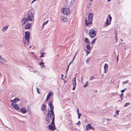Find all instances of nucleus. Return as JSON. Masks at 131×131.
<instances>
[{
	"instance_id": "1",
	"label": "nucleus",
	"mask_w": 131,
	"mask_h": 131,
	"mask_svg": "<svg viewBox=\"0 0 131 131\" xmlns=\"http://www.w3.org/2000/svg\"><path fill=\"white\" fill-rule=\"evenodd\" d=\"M26 17L25 18L23 19L22 20V25H24L25 22H29L28 21H31L33 20V22H34L33 19L34 15V11L33 10H30Z\"/></svg>"
},
{
	"instance_id": "2",
	"label": "nucleus",
	"mask_w": 131,
	"mask_h": 131,
	"mask_svg": "<svg viewBox=\"0 0 131 131\" xmlns=\"http://www.w3.org/2000/svg\"><path fill=\"white\" fill-rule=\"evenodd\" d=\"M49 106L50 108V110H48L47 115L48 116H51L52 118V120H54L55 116L53 111V107L52 105V101H51L50 102Z\"/></svg>"
},
{
	"instance_id": "3",
	"label": "nucleus",
	"mask_w": 131,
	"mask_h": 131,
	"mask_svg": "<svg viewBox=\"0 0 131 131\" xmlns=\"http://www.w3.org/2000/svg\"><path fill=\"white\" fill-rule=\"evenodd\" d=\"M93 14L92 13H90L88 15V20L89 21L88 22L87 18H86L85 20V24L86 25L90 26L91 25L92 20Z\"/></svg>"
},
{
	"instance_id": "4",
	"label": "nucleus",
	"mask_w": 131,
	"mask_h": 131,
	"mask_svg": "<svg viewBox=\"0 0 131 131\" xmlns=\"http://www.w3.org/2000/svg\"><path fill=\"white\" fill-rule=\"evenodd\" d=\"M89 36L92 38L94 37L96 35V33L94 29H91L89 31Z\"/></svg>"
},
{
	"instance_id": "5",
	"label": "nucleus",
	"mask_w": 131,
	"mask_h": 131,
	"mask_svg": "<svg viewBox=\"0 0 131 131\" xmlns=\"http://www.w3.org/2000/svg\"><path fill=\"white\" fill-rule=\"evenodd\" d=\"M25 40H26L27 41H29L30 35V32L29 31H27L25 32Z\"/></svg>"
},
{
	"instance_id": "6",
	"label": "nucleus",
	"mask_w": 131,
	"mask_h": 131,
	"mask_svg": "<svg viewBox=\"0 0 131 131\" xmlns=\"http://www.w3.org/2000/svg\"><path fill=\"white\" fill-rule=\"evenodd\" d=\"M63 13L66 15H68L70 13V10L68 8H63Z\"/></svg>"
},
{
	"instance_id": "7",
	"label": "nucleus",
	"mask_w": 131,
	"mask_h": 131,
	"mask_svg": "<svg viewBox=\"0 0 131 131\" xmlns=\"http://www.w3.org/2000/svg\"><path fill=\"white\" fill-rule=\"evenodd\" d=\"M54 124V120H52L51 124L48 126V128L50 129H52L54 128L55 127V125H53Z\"/></svg>"
},
{
	"instance_id": "8",
	"label": "nucleus",
	"mask_w": 131,
	"mask_h": 131,
	"mask_svg": "<svg viewBox=\"0 0 131 131\" xmlns=\"http://www.w3.org/2000/svg\"><path fill=\"white\" fill-rule=\"evenodd\" d=\"M24 46L28 48L29 47L31 48V46L29 45V41H27L26 40L24 41Z\"/></svg>"
},
{
	"instance_id": "9",
	"label": "nucleus",
	"mask_w": 131,
	"mask_h": 131,
	"mask_svg": "<svg viewBox=\"0 0 131 131\" xmlns=\"http://www.w3.org/2000/svg\"><path fill=\"white\" fill-rule=\"evenodd\" d=\"M47 121L48 122H50L51 121H52V118L51 116H48L47 115V117L46 118Z\"/></svg>"
},
{
	"instance_id": "10",
	"label": "nucleus",
	"mask_w": 131,
	"mask_h": 131,
	"mask_svg": "<svg viewBox=\"0 0 131 131\" xmlns=\"http://www.w3.org/2000/svg\"><path fill=\"white\" fill-rule=\"evenodd\" d=\"M6 62V61L0 55V63L4 64Z\"/></svg>"
},
{
	"instance_id": "11",
	"label": "nucleus",
	"mask_w": 131,
	"mask_h": 131,
	"mask_svg": "<svg viewBox=\"0 0 131 131\" xmlns=\"http://www.w3.org/2000/svg\"><path fill=\"white\" fill-rule=\"evenodd\" d=\"M86 127L88 130H90V129H91L93 130L94 129V128L90 124H88L86 126Z\"/></svg>"
},
{
	"instance_id": "12",
	"label": "nucleus",
	"mask_w": 131,
	"mask_h": 131,
	"mask_svg": "<svg viewBox=\"0 0 131 131\" xmlns=\"http://www.w3.org/2000/svg\"><path fill=\"white\" fill-rule=\"evenodd\" d=\"M20 110L23 113H25L27 112V110L25 108H22L20 109Z\"/></svg>"
},
{
	"instance_id": "13",
	"label": "nucleus",
	"mask_w": 131,
	"mask_h": 131,
	"mask_svg": "<svg viewBox=\"0 0 131 131\" xmlns=\"http://www.w3.org/2000/svg\"><path fill=\"white\" fill-rule=\"evenodd\" d=\"M60 18L61 20L64 22H66L67 21V18L64 16H61Z\"/></svg>"
},
{
	"instance_id": "14",
	"label": "nucleus",
	"mask_w": 131,
	"mask_h": 131,
	"mask_svg": "<svg viewBox=\"0 0 131 131\" xmlns=\"http://www.w3.org/2000/svg\"><path fill=\"white\" fill-rule=\"evenodd\" d=\"M25 23L26 24L25 26V28L26 29H29L30 27V24H29V22H25Z\"/></svg>"
},
{
	"instance_id": "15",
	"label": "nucleus",
	"mask_w": 131,
	"mask_h": 131,
	"mask_svg": "<svg viewBox=\"0 0 131 131\" xmlns=\"http://www.w3.org/2000/svg\"><path fill=\"white\" fill-rule=\"evenodd\" d=\"M108 67V65L107 64L105 63L104 64V68L105 72V73H106V71H107V68Z\"/></svg>"
},
{
	"instance_id": "16",
	"label": "nucleus",
	"mask_w": 131,
	"mask_h": 131,
	"mask_svg": "<svg viewBox=\"0 0 131 131\" xmlns=\"http://www.w3.org/2000/svg\"><path fill=\"white\" fill-rule=\"evenodd\" d=\"M111 23L110 21H108V19L107 18V19L106 21V22L105 24V26H107L108 25H109Z\"/></svg>"
},
{
	"instance_id": "17",
	"label": "nucleus",
	"mask_w": 131,
	"mask_h": 131,
	"mask_svg": "<svg viewBox=\"0 0 131 131\" xmlns=\"http://www.w3.org/2000/svg\"><path fill=\"white\" fill-rule=\"evenodd\" d=\"M52 93H49L47 96V98L46 99V101H48V100L49 99L50 96L52 95Z\"/></svg>"
},
{
	"instance_id": "18",
	"label": "nucleus",
	"mask_w": 131,
	"mask_h": 131,
	"mask_svg": "<svg viewBox=\"0 0 131 131\" xmlns=\"http://www.w3.org/2000/svg\"><path fill=\"white\" fill-rule=\"evenodd\" d=\"M39 65L40 66L41 68H43L44 67H45V66L44 64V63L41 62L40 63Z\"/></svg>"
},
{
	"instance_id": "19",
	"label": "nucleus",
	"mask_w": 131,
	"mask_h": 131,
	"mask_svg": "<svg viewBox=\"0 0 131 131\" xmlns=\"http://www.w3.org/2000/svg\"><path fill=\"white\" fill-rule=\"evenodd\" d=\"M85 43H89L90 42L89 41V40L88 38H85Z\"/></svg>"
},
{
	"instance_id": "20",
	"label": "nucleus",
	"mask_w": 131,
	"mask_h": 131,
	"mask_svg": "<svg viewBox=\"0 0 131 131\" xmlns=\"http://www.w3.org/2000/svg\"><path fill=\"white\" fill-rule=\"evenodd\" d=\"M86 48L87 49L90 50H91V47L90 45L89 44H88L86 46Z\"/></svg>"
},
{
	"instance_id": "21",
	"label": "nucleus",
	"mask_w": 131,
	"mask_h": 131,
	"mask_svg": "<svg viewBox=\"0 0 131 131\" xmlns=\"http://www.w3.org/2000/svg\"><path fill=\"white\" fill-rule=\"evenodd\" d=\"M46 108V105L44 104H43L42 105V107H41V109L43 110V111H45V110Z\"/></svg>"
},
{
	"instance_id": "22",
	"label": "nucleus",
	"mask_w": 131,
	"mask_h": 131,
	"mask_svg": "<svg viewBox=\"0 0 131 131\" xmlns=\"http://www.w3.org/2000/svg\"><path fill=\"white\" fill-rule=\"evenodd\" d=\"M13 106L16 110H18L19 109V107L16 104H14L13 105Z\"/></svg>"
},
{
	"instance_id": "23",
	"label": "nucleus",
	"mask_w": 131,
	"mask_h": 131,
	"mask_svg": "<svg viewBox=\"0 0 131 131\" xmlns=\"http://www.w3.org/2000/svg\"><path fill=\"white\" fill-rule=\"evenodd\" d=\"M8 27L7 26H4L3 27L2 31H5L8 28Z\"/></svg>"
},
{
	"instance_id": "24",
	"label": "nucleus",
	"mask_w": 131,
	"mask_h": 131,
	"mask_svg": "<svg viewBox=\"0 0 131 131\" xmlns=\"http://www.w3.org/2000/svg\"><path fill=\"white\" fill-rule=\"evenodd\" d=\"M31 71L34 73H37L38 72V71L36 69H32Z\"/></svg>"
},
{
	"instance_id": "25",
	"label": "nucleus",
	"mask_w": 131,
	"mask_h": 131,
	"mask_svg": "<svg viewBox=\"0 0 131 131\" xmlns=\"http://www.w3.org/2000/svg\"><path fill=\"white\" fill-rule=\"evenodd\" d=\"M129 105H130V103H126L124 105L123 107H127Z\"/></svg>"
},
{
	"instance_id": "26",
	"label": "nucleus",
	"mask_w": 131,
	"mask_h": 131,
	"mask_svg": "<svg viewBox=\"0 0 131 131\" xmlns=\"http://www.w3.org/2000/svg\"><path fill=\"white\" fill-rule=\"evenodd\" d=\"M107 121V123L108 124H110V121L111 120V119H106Z\"/></svg>"
},
{
	"instance_id": "27",
	"label": "nucleus",
	"mask_w": 131,
	"mask_h": 131,
	"mask_svg": "<svg viewBox=\"0 0 131 131\" xmlns=\"http://www.w3.org/2000/svg\"><path fill=\"white\" fill-rule=\"evenodd\" d=\"M128 81H129L128 80H127V81H126L123 82H122V84H127V83H128Z\"/></svg>"
},
{
	"instance_id": "28",
	"label": "nucleus",
	"mask_w": 131,
	"mask_h": 131,
	"mask_svg": "<svg viewBox=\"0 0 131 131\" xmlns=\"http://www.w3.org/2000/svg\"><path fill=\"white\" fill-rule=\"evenodd\" d=\"M115 38L116 39V41H117V32L116 31H115Z\"/></svg>"
},
{
	"instance_id": "29",
	"label": "nucleus",
	"mask_w": 131,
	"mask_h": 131,
	"mask_svg": "<svg viewBox=\"0 0 131 131\" xmlns=\"http://www.w3.org/2000/svg\"><path fill=\"white\" fill-rule=\"evenodd\" d=\"M119 111L118 110H116V111L115 114L116 115H118V112Z\"/></svg>"
},
{
	"instance_id": "30",
	"label": "nucleus",
	"mask_w": 131,
	"mask_h": 131,
	"mask_svg": "<svg viewBox=\"0 0 131 131\" xmlns=\"http://www.w3.org/2000/svg\"><path fill=\"white\" fill-rule=\"evenodd\" d=\"M45 54V53H42L41 52V56H40V57H44V55Z\"/></svg>"
},
{
	"instance_id": "31",
	"label": "nucleus",
	"mask_w": 131,
	"mask_h": 131,
	"mask_svg": "<svg viewBox=\"0 0 131 131\" xmlns=\"http://www.w3.org/2000/svg\"><path fill=\"white\" fill-rule=\"evenodd\" d=\"M48 20H47V21H46V22H44L43 23V27L47 23V22H48Z\"/></svg>"
},
{
	"instance_id": "32",
	"label": "nucleus",
	"mask_w": 131,
	"mask_h": 131,
	"mask_svg": "<svg viewBox=\"0 0 131 131\" xmlns=\"http://www.w3.org/2000/svg\"><path fill=\"white\" fill-rule=\"evenodd\" d=\"M96 38H95V39H94L91 42L93 44L95 42V40H96Z\"/></svg>"
},
{
	"instance_id": "33",
	"label": "nucleus",
	"mask_w": 131,
	"mask_h": 131,
	"mask_svg": "<svg viewBox=\"0 0 131 131\" xmlns=\"http://www.w3.org/2000/svg\"><path fill=\"white\" fill-rule=\"evenodd\" d=\"M85 51L87 53V55H88V54H89L90 53V51H88V50H85Z\"/></svg>"
},
{
	"instance_id": "34",
	"label": "nucleus",
	"mask_w": 131,
	"mask_h": 131,
	"mask_svg": "<svg viewBox=\"0 0 131 131\" xmlns=\"http://www.w3.org/2000/svg\"><path fill=\"white\" fill-rule=\"evenodd\" d=\"M78 52H77V53H76V54H75V56L74 57V58H73V60L71 61V62L72 63H73V61L74 59V58H75V56H76L77 53H78Z\"/></svg>"
},
{
	"instance_id": "35",
	"label": "nucleus",
	"mask_w": 131,
	"mask_h": 131,
	"mask_svg": "<svg viewBox=\"0 0 131 131\" xmlns=\"http://www.w3.org/2000/svg\"><path fill=\"white\" fill-rule=\"evenodd\" d=\"M108 17L110 19L109 21H110V22H111L112 18L111 17L110 14L108 15Z\"/></svg>"
},
{
	"instance_id": "36",
	"label": "nucleus",
	"mask_w": 131,
	"mask_h": 131,
	"mask_svg": "<svg viewBox=\"0 0 131 131\" xmlns=\"http://www.w3.org/2000/svg\"><path fill=\"white\" fill-rule=\"evenodd\" d=\"M90 60V59L88 58L86 60V63H88L89 62V61Z\"/></svg>"
},
{
	"instance_id": "37",
	"label": "nucleus",
	"mask_w": 131,
	"mask_h": 131,
	"mask_svg": "<svg viewBox=\"0 0 131 131\" xmlns=\"http://www.w3.org/2000/svg\"><path fill=\"white\" fill-rule=\"evenodd\" d=\"M78 118L79 119H80V117L81 115V114H80V113H78Z\"/></svg>"
},
{
	"instance_id": "38",
	"label": "nucleus",
	"mask_w": 131,
	"mask_h": 131,
	"mask_svg": "<svg viewBox=\"0 0 131 131\" xmlns=\"http://www.w3.org/2000/svg\"><path fill=\"white\" fill-rule=\"evenodd\" d=\"M19 99L17 98H15L14 99V101H19Z\"/></svg>"
},
{
	"instance_id": "39",
	"label": "nucleus",
	"mask_w": 131,
	"mask_h": 131,
	"mask_svg": "<svg viewBox=\"0 0 131 131\" xmlns=\"http://www.w3.org/2000/svg\"><path fill=\"white\" fill-rule=\"evenodd\" d=\"M126 89V88H125L123 90H121V92H122V93H123L124 92V91H125Z\"/></svg>"
},
{
	"instance_id": "40",
	"label": "nucleus",
	"mask_w": 131,
	"mask_h": 131,
	"mask_svg": "<svg viewBox=\"0 0 131 131\" xmlns=\"http://www.w3.org/2000/svg\"><path fill=\"white\" fill-rule=\"evenodd\" d=\"M76 81L73 82V86H75L76 85Z\"/></svg>"
},
{
	"instance_id": "41",
	"label": "nucleus",
	"mask_w": 131,
	"mask_h": 131,
	"mask_svg": "<svg viewBox=\"0 0 131 131\" xmlns=\"http://www.w3.org/2000/svg\"><path fill=\"white\" fill-rule=\"evenodd\" d=\"M93 79H94V77L93 76H92L90 77V81H91Z\"/></svg>"
},
{
	"instance_id": "42",
	"label": "nucleus",
	"mask_w": 131,
	"mask_h": 131,
	"mask_svg": "<svg viewBox=\"0 0 131 131\" xmlns=\"http://www.w3.org/2000/svg\"><path fill=\"white\" fill-rule=\"evenodd\" d=\"M123 94L122 93L121 94L120 96V97L122 99V98H123Z\"/></svg>"
},
{
	"instance_id": "43",
	"label": "nucleus",
	"mask_w": 131,
	"mask_h": 131,
	"mask_svg": "<svg viewBox=\"0 0 131 131\" xmlns=\"http://www.w3.org/2000/svg\"><path fill=\"white\" fill-rule=\"evenodd\" d=\"M36 89L37 90V92L39 93H40V92L39 91V89L37 88H36Z\"/></svg>"
},
{
	"instance_id": "44",
	"label": "nucleus",
	"mask_w": 131,
	"mask_h": 131,
	"mask_svg": "<svg viewBox=\"0 0 131 131\" xmlns=\"http://www.w3.org/2000/svg\"><path fill=\"white\" fill-rule=\"evenodd\" d=\"M16 103L15 101H13V103H12V106H13V105H14V103Z\"/></svg>"
},
{
	"instance_id": "45",
	"label": "nucleus",
	"mask_w": 131,
	"mask_h": 131,
	"mask_svg": "<svg viewBox=\"0 0 131 131\" xmlns=\"http://www.w3.org/2000/svg\"><path fill=\"white\" fill-rule=\"evenodd\" d=\"M76 81V79L75 78H74L73 79V81L75 82Z\"/></svg>"
},
{
	"instance_id": "46",
	"label": "nucleus",
	"mask_w": 131,
	"mask_h": 131,
	"mask_svg": "<svg viewBox=\"0 0 131 131\" xmlns=\"http://www.w3.org/2000/svg\"><path fill=\"white\" fill-rule=\"evenodd\" d=\"M73 86H74V87H73V88H72V90H74L75 89L76 86H75V85Z\"/></svg>"
},
{
	"instance_id": "47",
	"label": "nucleus",
	"mask_w": 131,
	"mask_h": 131,
	"mask_svg": "<svg viewBox=\"0 0 131 131\" xmlns=\"http://www.w3.org/2000/svg\"><path fill=\"white\" fill-rule=\"evenodd\" d=\"M87 86H88V85H87V84H86L84 85H83V87L84 88H85Z\"/></svg>"
},
{
	"instance_id": "48",
	"label": "nucleus",
	"mask_w": 131,
	"mask_h": 131,
	"mask_svg": "<svg viewBox=\"0 0 131 131\" xmlns=\"http://www.w3.org/2000/svg\"><path fill=\"white\" fill-rule=\"evenodd\" d=\"M80 121H79L78 122V123L77 124H76L77 125H80Z\"/></svg>"
},
{
	"instance_id": "49",
	"label": "nucleus",
	"mask_w": 131,
	"mask_h": 131,
	"mask_svg": "<svg viewBox=\"0 0 131 131\" xmlns=\"http://www.w3.org/2000/svg\"><path fill=\"white\" fill-rule=\"evenodd\" d=\"M69 65H68V67H67V70H68L69 69Z\"/></svg>"
},
{
	"instance_id": "50",
	"label": "nucleus",
	"mask_w": 131,
	"mask_h": 131,
	"mask_svg": "<svg viewBox=\"0 0 131 131\" xmlns=\"http://www.w3.org/2000/svg\"><path fill=\"white\" fill-rule=\"evenodd\" d=\"M77 114H78V113H79L78 108H77Z\"/></svg>"
},
{
	"instance_id": "51",
	"label": "nucleus",
	"mask_w": 131,
	"mask_h": 131,
	"mask_svg": "<svg viewBox=\"0 0 131 131\" xmlns=\"http://www.w3.org/2000/svg\"><path fill=\"white\" fill-rule=\"evenodd\" d=\"M63 75L61 74V79H63Z\"/></svg>"
},
{
	"instance_id": "52",
	"label": "nucleus",
	"mask_w": 131,
	"mask_h": 131,
	"mask_svg": "<svg viewBox=\"0 0 131 131\" xmlns=\"http://www.w3.org/2000/svg\"><path fill=\"white\" fill-rule=\"evenodd\" d=\"M13 101H14V100H11L10 102H12L13 103Z\"/></svg>"
},
{
	"instance_id": "53",
	"label": "nucleus",
	"mask_w": 131,
	"mask_h": 131,
	"mask_svg": "<svg viewBox=\"0 0 131 131\" xmlns=\"http://www.w3.org/2000/svg\"><path fill=\"white\" fill-rule=\"evenodd\" d=\"M88 81H87L86 82V84H87L88 85Z\"/></svg>"
},
{
	"instance_id": "54",
	"label": "nucleus",
	"mask_w": 131,
	"mask_h": 131,
	"mask_svg": "<svg viewBox=\"0 0 131 131\" xmlns=\"http://www.w3.org/2000/svg\"><path fill=\"white\" fill-rule=\"evenodd\" d=\"M82 77H81V81L82 82Z\"/></svg>"
},
{
	"instance_id": "55",
	"label": "nucleus",
	"mask_w": 131,
	"mask_h": 131,
	"mask_svg": "<svg viewBox=\"0 0 131 131\" xmlns=\"http://www.w3.org/2000/svg\"><path fill=\"white\" fill-rule=\"evenodd\" d=\"M68 70H67L66 71V74H67V72H68Z\"/></svg>"
},
{
	"instance_id": "56",
	"label": "nucleus",
	"mask_w": 131,
	"mask_h": 131,
	"mask_svg": "<svg viewBox=\"0 0 131 131\" xmlns=\"http://www.w3.org/2000/svg\"><path fill=\"white\" fill-rule=\"evenodd\" d=\"M71 63H72L71 62H70V63H69V64L68 65H69L70 66V65L71 64Z\"/></svg>"
},
{
	"instance_id": "57",
	"label": "nucleus",
	"mask_w": 131,
	"mask_h": 131,
	"mask_svg": "<svg viewBox=\"0 0 131 131\" xmlns=\"http://www.w3.org/2000/svg\"><path fill=\"white\" fill-rule=\"evenodd\" d=\"M36 0H33V1L32 2V3L34 1H36Z\"/></svg>"
},
{
	"instance_id": "58",
	"label": "nucleus",
	"mask_w": 131,
	"mask_h": 131,
	"mask_svg": "<svg viewBox=\"0 0 131 131\" xmlns=\"http://www.w3.org/2000/svg\"><path fill=\"white\" fill-rule=\"evenodd\" d=\"M117 61H118V56H117Z\"/></svg>"
},
{
	"instance_id": "59",
	"label": "nucleus",
	"mask_w": 131,
	"mask_h": 131,
	"mask_svg": "<svg viewBox=\"0 0 131 131\" xmlns=\"http://www.w3.org/2000/svg\"><path fill=\"white\" fill-rule=\"evenodd\" d=\"M111 0H108V2H109Z\"/></svg>"
},
{
	"instance_id": "60",
	"label": "nucleus",
	"mask_w": 131,
	"mask_h": 131,
	"mask_svg": "<svg viewBox=\"0 0 131 131\" xmlns=\"http://www.w3.org/2000/svg\"><path fill=\"white\" fill-rule=\"evenodd\" d=\"M90 0L91 1H93V0Z\"/></svg>"
},
{
	"instance_id": "61",
	"label": "nucleus",
	"mask_w": 131,
	"mask_h": 131,
	"mask_svg": "<svg viewBox=\"0 0 131 131\" xmlns=\"http://www.w3.org/2000/svg\"><path fill=\"white\" fill-rule=\"evenodd\" d=\"M87 20H88V21H88V18H87Z\"/></svg>"
},
{
	"instance_id": "62",
	"label": "nucleus",
	"mask_w": 131,
	"mask_h": 131,
	"mask_svg": "<svg viewBox=\"0 0 131 131\" xmlns=\"http://www.w3.org/2000/svg\"><path fill=\"white\" fill-rule=\"evenodd\" d=\"M74 0H73V1H74Z\"/></svg>"
},
{
	"instance_id": "63",
	"label": "nucleus",
	"mask_w": 131,
	"mask_h": 131,
	"mask_svg": "<svg viewBox=\"0 0 131 131\" xmlns=\"http://www.w3.org/2000/svg\"><path fill=\"white\" fill-rule=\"evenodd\" d=\"M85 131H87L86 130Z\"/></svg>"
}]
</instances>
